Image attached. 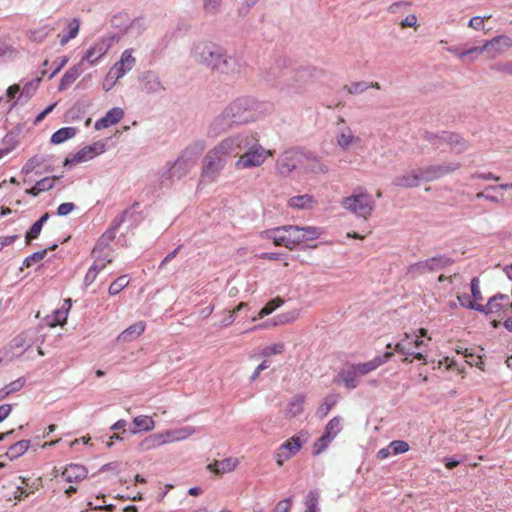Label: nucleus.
<instances>
[{
  "instance_id": "obj_35",
  "label": "nucleus",
  "mask_w": 512,
  "mask_h": 512,
  "mask_svg": "<svg viewBox=\"0 0 512 512\" xmlns=\"http://www.w3.org/2000/svg\"><path fill=\"white\" fill-rule=\"evenodd\" d=\"M80 28V20L78 18H73L67 21V29L68 32L66 34L60 35L59 43L61 46H65L70 40L76 38L79 33Z\"/></svg>"
},
{
  "instance_id": "obj_64",
  "label": "nucleus",
  "mask_w": 512,
  "mask_h": 512,
  "mask_svg": "<svg viewBox=\"0 0 512 512\" xmlns=\"http://www.w3.org/2000/svg\"><path fill=\"white\" fill-rule=\"evenodd\" d=\"M96 268V266L91 265L90 268L88 269L83 281L85 287L90 286L96 280L97 275L100 272Z\"/></svg>"
},
{
  "instance_id": "obj_28",
  "label": "nucleus",
  "mask_w": 512,
  "mask_h": 512,
  "mask_svg": "<svg viewBox=\"0 0 512 512\" xmlns=\"http://www.w3.org/2000/svg\"><path fill=\"white\" fill-rule=\"evenodd\" d=\"M145 328V322L138 321L121 332L117 337V341L122 343L131 342L138 338L145 331Z\"/></svg>"
},
{
  "instance_id": "obj_61",
  "label": "nucleus",
  "mask_w": 512,
  "mask_h": 512,
  "mask_svg": "<svg viewBox=\"0 0 512 512\" xmlns=\"http://www.w3.org/2000/svg\"><path fill=\"white\" fill-rule=\"evenodd\" d=\"M389 446L394 455L402 454L409 450V444L403 440H394Z\"/></svg>"
},
{
  "instance_id": "obj_62",
  "label": "nucleus",
  "mask_w": 512,
  "mask_h": 512,
  "mask_svg": "<svg viewBox=\"0 0 512 512\" xmlns=\"http://www.w3.org/2000/svg\"><path fill=\"white\" fill-rule=\"evenodd\" d=\"M283 301L281 299H273L269 301L259 312V317L263 318L266 315L271 314L276 308L280 307Z\"/></svg>"
},
{
  "instance_id": "obj_44",
  "label": "nucleus",
  "mask_w": 512,
  "mask_h": 512,
  "mask_svg": "<svg viewBox=\"0 0 512 512\" xmlns=\"http://www.w3.org/2000/svg\"><path fill=\"white\" fill-rule=\"evenodd\" d=\"M341 417L335 416L333 417L325 427L324 435L328 436L332 440L340 433L341 427Z\"/></svg>"
},
{
  "instance_id": "obj_59",
  "label": "nucleus",
  "mask_w": 512,
  "mask_h": 512,
  "mask_svg": "<svg viewBox=\"0 0 512 512\" xmlns=\"http://www.w3.org/2000/svg\"><path fill=\"white\" fill-rule=\"evenodd\" d=\"M94 258L93 266H96L99 271H102L107 264L112 262V258L109 255L103 256L102 253L91 254Z\"/></svg>"
},
{
  "instance_id": "obj_1",
  "label": "nucleus",
  "mask_w": 512,
  "mask_h": 512,
  "mask_svg": "<svg viewBox=\"0 0 512 512\" xmlns=\"http://www.w3.org/2000/svg\"><path fill=\"white\" fill-rule=\"evenodd\" d=\"M232 157L239 156L236 169H250L261 166L270 151L265 150L256 136L249 132L229 136Z\"/></svg>"
},
{
  "instance_id": "obj_37",
  "label": "nucleus",
  "mask_w": 512,
  "mask_h": 512,
  "mask_svg": "<svg viewBox=\"0 0 512 512\" xmlns=\"http://www.w3.org/2000/svg\"><path fill=\"white\" fill-rule=\"evenodd\" d=\"M305 397L297 395L291 399L287 405L286 415L290 418L296 417L303 412Z\"/></svg>"
},
{
  "instance_id": "obj_6",
  "label": "nucleus",
  "mask_w": 512,
  "mask_h": 512,
  "mask_svg": "<svg viewBox=\"0 0 512 512\" xmlns=\"http://www.w3.org/2000/svg\"><path fill=\"white\" fill-rule=\"evenodd\" d=\"M454 263V260L446 255H436L431 258L410 264L406 270V276L416 279L425 273L440 271Z\"/></svg>"
},
{
  "instance_id": "obj_18",
  "label": "nucleus",
  "mask_w": 512,
  "mask_h": 512,
  "mask_svg": "<svg viewBox=\"0 0 512 512\" xmlns=\"http://www.w3.org/2000/svg\"><path fill=\"white\" fill-rule=\"evenodd\" d=\"M424 181L422 178L421 168L419 170H411L395 177L392 184L399 188H414L418 187Z\"/></svg>"
},
{
  "instance_id": "obj_15",
  "label": "nucleus",
  "mask_w": 512,
  "mask_h": 512,
  "mask_svg": "<svg viewBox=\"0 0 512 512\" xmlns=\"http://www.w3.org/2000/svg\"><path fill=\"white\" fill-rule=\"evenodd\" d=\"M360 378L361 376L354 364H350L341 368L334 378V383L343 384L347 389L352 390L359 385Z\"/></svg>"
},
{
  "instance_id": "obj_54",
  "label": "nucleus",
  "mask_w": 512,
  "mask_h": 512,
  "mask_svg": "<svg viewBox=\"0 0 512 512\" xmlns=\"http://www.w3.org/2000/svg\"><path fill=\"white\" fill-rule=\"evenodd\" d=\"M319 493L317 491H310L306 499V507L308 512H320L318 507Z\"/></svg>"
},
{
  "instance_id": "obj_12",
  "label": "nucleus",
  "mask_w": 512,
  "mask_h": 512,
  "mask_svg": "<svg viewBox=\"0 0 512 512\" xmlns=\"http://www.w3.org/2000/svg\"><path fill=\"white\" fill-rule=\"evenodd\" d=\"M238 126L232 119L230 114L224 108L222 112L217 115L208 126L207 134L209 137H218L234 127Z\"/></svg>"
},
{
  "instance_id": "obj_51",
  "label": "nucleus",
  "mask_w": 512,
  "mask_h": 512,
  "mask_svg": "<svg viewBox=\"0 0 512 512\" xmlns=\"http://www.w3.org/2000/svg\"><path fill=\"white\" fill-rule=\"evenodd\" d=\"M448 134V132L443 131L440 134H434L431 132H425L423 137L426 141H428L435 149H440L444 142V135Z\"/></svg>"
},
{
  "instance_id": "obj_27",
  "label": "nucleus",
  "mask_w": 512,
  "mask_h": 512,
  "mask_svg": "<svg viewBox=\"0 0 512 512\" xmlns=\"http://www.w3.org/2000/svg\"><path fill=\"white\" fill-rule=\"evenodd\" d=\"M444 142L450 147V151L454 154H461L469 147L467 140L460 135L451 132L444 135Z\"/></svg>"
},
{
  "instance_id": "obj_31",
  "label": "nucleus",
  "mask_w": 512,
  "mask_h": 512,
  "mask_svg": "<svg viewBox=\"0 0 512 512\" xmlns=\"http://www.w3.org/2000/svg\"><path fill=\"white\" fill-rule=\"evenodd\" d=\"M197 432L196 428L192 426H184L178 429L169 430L163 433L165 435V442L170 443L174 441H181Z\"/></svg>"
},
{
  "instance_id": "obj_13",
  "label": "nucleus",
  "mask_w": 512,
  "mask_h": 512,
  "mask_svg": "<svg viewBox=\"0 0 512 512\" xmlns=\"http://www.w3.org/2000/svg\"><path fill=\"white\" fill-rule=\"evenodd\" d=\"M104 151L105 144L101 141L95 142L92 145L85 146L77 153H75L71 158H66L64 161V165L68 166L89 161L96 157L97 155L102 154Z\"/></svg>"
},
{
  "instance_id": "obj_43",
  "label": "nucleus",
  "mask_w": 512,
  "mask_h": 512,
  "mask_svg": "<svg viewBox=\"0 0 512 512\" xmlns=\"http://www.w3.org/2000/svg\"><path fill=\"white\" fill-rule=\"evenodd\" d=\"M493 310H486V311H480L481 313L489 314V313H497L499 312L504 306L509 304V296L506 294H496L495 296L491 297L488 301L490 303L493 301Z\"/></svg>"
},
{
  "instance_id": "obj_25",
  "label": "nucleus",
  "mask_w": 512,
  "mask_h": 512,
  "mask_svg": "<svg viewBox=\"0 0 512 512\" xmlns=\"http://www.w3.org/2000/svg\"><path fill=\"white\" fill-rule=\"evenodd\" d=\"M88 475V471L85 466L80 464H70L62 472V477L67 482H80L84 480Z\"/></svg>"
},
{
  "instance_id": "obj_40",
  "label": "nucleus",
  "mask_w": 512,
  "mask_h": 512,
  "mask_svg": "<svg viewBox=\"0 0 512 512\" xmlns=\"http://www.w3.org/2000/svg\"><path fill=\"white\" fill-rule=\"evenodd\" d=\"M55 29V27L51 24H45L39 28L30 30L29 38L33 42L41 43L46 37Z\"/></svg>"
},
{
  "instance_id": "obj_32",
  "label": "nucleus",
  "mask_w": 512,
  "mask_h": 512,
  "mask_svg": "<svg viewBox=\"0 0 512 512\" xmlns=\"http://www.w3.org/2000/svg\"><path fill=\"white\" fill-rule=\"evenodd\" d=\"M41 81V78H36L33 81L27 82L23 88H20V94L18 98L12 104V108L15 107L18 103L27 102L37 91L38 84Z\"/></svg>"
},
{
  "instance_id": "obj_47",
  "label": "nucleus",
  "mask_w": 512,
  "mask_h": 512,
  "mask_svg": "<svg viewBox=\"0 0 512 512\" xmlns=\"http://www.w3.org/2000/svg\"><path fill=\"white\" fill-rule=\"evenodd\" d=\"M130 280L127 275H122L118 277L115 281H113L109 288L108 293L111 296L117 295L120 291H122L125 287L128 286Z\"/></svg>"
},
{
  "instance_id": "obj_45",
  "label": "nucleus",
  "mask_w": 512,
  "mask_h": 512,
  "mask_svg": "<svg viewBox=\"0 0 512 512\" xmlns=\"http://www.w3.org/2000/svg\"><path fill=\"white\" fill-rule=\"evenodd\" d=\"M133 424L139 431H150L155 427V422L149 416H137L133 419Z\"/></svg>"
},
{
  "instance_id": "obj_21",
  "label": "nucleus",
  "mask_w": 512,
  "mask_h": 512,
  "mask_svg": "<svg viewBox=\"0 0 512 512\" xmlns=\"http://www.w3.org/2000/svg\"><path fill=\"white\" fill-rule=\"evenodd\" d=\"M263 234L267 239L272 240L275 245L283 246L292 250L290 236L289 232H287L286 225L266 230Z\"/></svg>"
},
{
  "instance_id": "obj_57",
  "label": "nucleus",
  "mask_w": 512,
  "mask_h": 512,
  "mask_svg": "<svg viewBox=\"0 0 512 512\" xmlns=\"http://www.w3.org/2000/svg\"><path fill=\"white\" fill-rule=\"evenodd\" d=\"M483 52L484 50L482 49V46L471 47L469 49L463 50L461 56H463V61L468 60L469 62H472L477 59Z\"/></svg>"
},
{
  "instance_id": "obj_7",
  "label": "nucleus",
  "mask_w": 512,
  "mask_h": 512,
  "mask_svg": "<svg viewBox=\"0 0 512 512\" xmlns=\"http://www.w3.org/2000/svg\"><path fill=\"white\" fill-rule=\"evenodd\" d=\"M257 103L252 97L243 96L231 101L226 107V111L230 114L237 125L245 124L254 120L253 111Z\"/></svg>"
},
{
  "instance_id": "obj_9",
  "label": "nucleus",
  "mask_w": 512,
  "mask_h": 512,
  "mask_svg": "<svg viewBox=\"0 0 512 512\" xmlns=\"http://www.w3.org/2000/svg\"><path fill=\"white\" fill-rule=\"evenodd\" d=\"M242 70L243 63L241 59L236 55L229 54L228 51L225 50L214 72L229 79H237Z\"/></svg>"
},
{
  "instance_id": "obj_4",
  "label": "nucleus",
  "mask_w": 512,
  "mask_h": 512,
  "mask_svg": "<svg viewBox=\"0 0 512 512\" xmlns=\"http://www.w3.org/2000/svg\"><path fill=\"white\" fill-rule=\"evenodd\" d=\"M341 206L358 219L366 221L374 212L376 202L366 188L358 186L351 195L342 198Z\"/></svg>"
},
{
  "instance_id": "obj_16",
  "label": "nucleus",
  "mask_w": 512,
  "mask_h": 512,
  "mask_svg": "<svg viewBox=\"0 0 512 512\" xmlns=\"http://www.w3.org/2000/svg\"><path fill=\"white\" fill-rule=\"evenodd\" d=\"M301 167L305 173L327 174L329 172V166L319 156L310 152H303Z\"/></svg>"
},
{
  "instance_id": "obj_26",
  "label": "nucleus",
  "mask_w": 512,
  "mask_h": 512,
  "mask_svg": "<svg viewBox=\"0 0 512 512\" xmlns=\"http://www.w3.org/2000/svg\"><path fill=\"white\" fill-rule=\"evenodd\" d=\"M392 355H393L392 352H386L383 357L378 356L368 362L354 364V366L356 367L358 374H360V376L362 377V376L374 371L380 365H382L383 363L388 361L392 357Z\"/></svg>"
},
{
  "instance_id": "obj_39",
  "label": "nucleus",
  "mask_w": 512,
  "mask_h": 512,
  "mask_svg": "<svg viewBox=\"0 0 512 512\" xmlns=\"http://www.w3.org/2000/svg\"><path fill=\"white\" fill-rule=\"evenodd\" d=\"M77 133V129L75 127H63L53 133L51 137V142L53 144H61L64 141L73 138Z\"/></svg>"
},
{
  "instance_id": "obj_55",
  "label": "nucleus",
  "mask_w": 512,
  "mask_h": 512,
  "mask_svg": "<svg viewBox=\"0 0 512 512\" xmlns=\"http://www.w3.org/2000/svg\"><path fill=\"white\" fill-rule=\"evenodd\" d=\"M333 440L326 435H322L313 445V455L321 454Z\"/></svg>"
},
{
  "instance_id": "obj_23",
  "label": "nucleus",
  "mask_w": 512,
  "mask_h": 512,
  "mask_svg": "<svg viewBox=\"0 0 512 512\" xmlns=\"http://www.w3.org/2000/svg\"><path fill=\"white\" fill-rule=\"evenodd\" d=\"M307 440L308 433L300 432L298 435L292 436L290 439L282 443L280 448L292 457L301 450L303 444L306 443Z\"/></svg>"
},
{
  "instance_id": "obj_38",
  "label": "nucleus",
  "mask_w": 512,
  "mask_h": 512,
  "mask_svg": "<svg viewBox=\"0 0 512 512\" xmlns=\"http://www.w3.org/2000/svg\"><path fill=\"white\" fill-rule=\"evenodd\" d=\"M54 179L55 178H49L45 177L39 181L36 182V184L26 190V193L31 196H38L41 192L51 190L54 187Z\"/></svg>"
},
{
  "instance_id": "obj_41",
  "label": "nucleus",
  "mask_w": 512,
  "mask_h": 512,
  "mask_svg": "<svg viewBox=\"0 0 512 512\" xmlns=\"http://www.w3.org/2000/svg\"><path fill=\"white\" fill-rule=\"evenodd\" d=\"M29 446V440H20L9 447L8 451L6 452V455L11 460L16 459L22 456L28 450Z\"/></svg>"
},
{
  "instance_id": "obj_3",
  "label": "nucleus",
  "mask_w": 512,
  "mask_h": 512,
  "mask_svg": "<svg viewBox=\"0 0 512 512\" xmlns=\"http://www.w3.org/2000/svg\"><path fill=\"white\" fill-rule=\"evenodd\" d=\"M231 157L229 137H226L204 156L201 180L205 183L215 182Z\"/></svg>"
},
{
  "instance_id": "obj_33",
  "label": "nucleus",
  "mask_w": 512,
  "mask_h": 512,
  "mask_svg": "<svg viewBox=\"0 0 512 512\" xmlns=\"http://www.w3.org/2000/svg\"><path fill=\"white\" fill-rule=\"evenodd\" d=\"M315 204L316 200L309 194L294 196L288 201V205L291 208L297 209H311Z\"/></svg>"
},
{
  "instance_id": "obj_5",
  "label": "nucleus",
  "mask_w": 512,
  "mask_h": 512,
  "mask_svg": "<svg viewBox=\"0 0 512 512\" xmlns=\"http://www.w3.org/2000/svg\"><path fill=\"white\" fill-rule=\"evenodd\" d=\"M225 50L217 43L200 40L193 44L191 56L195 62L214 72Z\"/></svg>"
},
{
  "instance_id": "obj_46",
  "label": "nucleus",
  "mask_w": 512,
  "mask_h": 512,
  "mask_svg": "<svg viewBox=\"0 0 512 512\" xmlns=\"http://www.w3.org/2000/svg\"><path fill=\"white\" fill-rule=\"evenodd\" d=\"M222 0H202V8L206 15L215 16L221 11Z\"/></svg>"
},
{
  "instance_id": "obj_52",
  "label": "nucleus",
  "mask_w": 512,
  "mask_h": 512,
  "mask_svg": "<svg viewBox=\"0 0 512 512\" xmlns=\"http://www.w3.org/2000/svg\"><path fill=\"white\" fill-rule=\"evenodd\" d=\"M369 88H370V85H368V82H366V81L352 82V83L344 86V90L347 91V93L352 94V95L361 94Z\"/></svg>"
},
{
  "instance_id": "obj_17",
  "label": "nucleus",
  "mask_w": 512,
  "mask_h": 512,
  "mask_svg": "<svg viewBox=\"0 0 512 512\" xmlns=\"http://www.w3.org/2000/svg\"><path fill=\"white\" fill-rule=\"evenodd\" d=\"M110 48L107 39H99L84 54L80 62H87L89 65H95L102 57L106 55Z\"/></svg>"
},
{
  "instance_id": "obj_63",
  "label": "nucleus",
  "mask_w": 512,
  "mask_h": 512,
  "mask_svg": "<svg viewBox=\"0 0 512 512\" xmlns=\"http://www.w3.org/2000/svg\"><path fill=\"white\" fill-rule=\"evenodd\" d=\"M24 384H25V379L23 377H20L16 380L10 382L9 384L5 385L4 387L9 395L11 393L21 390L22 387L24 386Z\"/></svg>"
},
{
  "instance_id": "obj_48",
  "label": "nucleus",
  "mask_w": 512,
  "mask_h": 512,
  "mask_svg": "<svg viewBox=\"0 0 512 512\" xmlns=\"http://www.w3.org/2000/svg\"><path fill=\"white\" fill-rule=\"evenodd\" d=\"M337 401L338 396L336 394L327 395L324 398L323 403L318 408V414L321 417H325L329 413L331 408L336 405Z\"/></svg>"
},
{
  "instance_id": "obj_29",
  "label": "nucleus",
  "mask_w": 512,
  "mask_h": 512,
  "mask_svg": "<svg viewBox=\"0 0 512 512\" xmlns=\"http://www.w3.org/2000/svg\"><path fill=\"white\" fill-rule=\"evenodd\" d=\"M84 69L82 67V62H79L78 64L70 67L62 76L58 90L64 91L68 87H70L76 79L83 73Z\"/></svg>"
},
{
  "instance_id": "obj_24",
  "label": "nucleus",
  "mask_w": 512,
  "mask_h": 512,
  "mask_svg": "<svg viewBox=\"0 0 512 512\" xmlns=\"http://www.w3.org/2000/svg\"><path fill=\"white\" fill-rule=\"evenodd\" d=\"M124 116V111L122 108L114 107L110 109L105 116L100 118L95 123V129L100 130L103 128L110 127L112 125L117 124Z\"/></svg>"
},
{
  "instance_id": "obj_34",
  "label": "nucleus",
  "mask_w": 512,
  "mask_h": 512,
  "mask_svg": "<svg viewBox=\"0 0 512 512\" xmlns=\"http://www.w3.org/2000/svg\"><path fill=\"white\" fill-rule=\"evenodd\" d=\"M163 444H166L165 435L163 433L152 434L140 442L139 450L148 451Z\"/></svg>"
},
{
  "instance_id": "obj_60",
  "label": "nucleus",
  "mask_w": 512,
  "mask_h": 512,
  "mask_svg": "<svg viewBox=\"0 0 512 512\" xmlns=\"http://www.w3.org/2000/svg\"><path fill=\"white\" fill-rule=\"evenodd\" d=\"M48 249L37 251L26 257L23 261V266L30 267L33 263L41 261L47 254Z\"/></svg>"
},
{
  "instance_id": "obj_49",
  "label": "nucleus",
  "mask_w": 512,
  "mask_h": 512,
  "mask_svg": "<svg viewBox=\"0 0 512 512\" xmlns=\"http://www.w3.org/2000/svg\"><path fill=\"white\" fill-rule=\"evenodd\" d=\"M307 74L304 71L297 72L294 82H291L288 86L294 92L300 93L305 90L307 80Z\"/></svg>"
},
{
  "instance_id": "obj_36",
  "label": "nucleus",
  "mask_w": 512,
  "mask_h": 512,
  "mask_svg": "<svg viewBox=\"0 0 512 512\" xmlns=\"http://www.w3.org/2000/svg\"><path fill=\"white\" fill-rule=\"evenodd\" d=\"M459 304L464 307L475 311H486V310H493V301L490 303H487L486 305L475 303L470 299V296L467 294L459 295L457 297Z\"/></svg>"
},
{
  "instance_id": "obj_10",
  "label": "nucleus",
  "mask_w": 512,
  "mask_h": 512,
  "mask_svg": "<svg viewBox=\"0 0 512 512\" xmlns=\"http://www.w3.org/2000/svg\"><path fill=\"white\" fill-rule=\"evenodd\" d=\"M132 215L130 209H125L119 216H117L111 226L100 236L91 254L102 253L109 247L110 243L115 239L116 232L121 224L126 220L127 216Z\"/></svg>"
},
{
  "instance_id": "obj_50",
  "label": "nucleus",
  "mask_w": 512,
  "mask_h": 512,
  "mask_svg": "<svg viewBox=\"0 0 512 512\" xmlns=\"http://www.w3.org/2000/svg\"><path fill=\"white\" fill-rule=\"evenodd\" d=\"M287 232H289L292 249L303 242L302 227L297 225H286Z\"/></svg>"
},
{
  "instance_id": "obj_42",
  "label": "nucleus",
  "mask_w": 512,
  "mask_h": 512,
  "mask_svg": "<svg viewBox=\"0 0 512 512\" xmlns=\"http://www.w3.org/2000/svg\"><path fill=\"white\" fill-rule=\"evenodd\" d=\"M395 351L402 353L406 356L403 360L404 362L410 361L408 357L413 354V350L412 338L408 333H405V338L395 345Z\"/></svg>"
},
{
  "instance_id": "obj_30",
  "label": "nucleus",
  "mask_w": 512,
  "mask_h": 512,
  "mask_svg": "<svg viewBox=\"0 0 512 512\" xmlns=\"http://www.w3.org/2000/svg\"><path fill=\"white\" fill-rule=\"evenodd\" d=\"M336 143L342 150L347 151L350 147L359 142L360 138L355 136L350 127H345L336 134Z\"/></svg>"
},
{
  "instance_id": "obj_8",
  "label": "nucleus",
  "mask_w": 512,
  "mask_h": 512,
  "mask_svg": "<svg viewBox=\"0 0 512 512\" xmlns=\"http://www.w3.org/2000/svg\"><path fill=\"white\" fill-rule=\"evenodd\" d=\"M303 158V151L296 148H290L282 152L277 160L275 169L279 176H290L299 166Z\"/></svg>"
},
{
  "instance_id": "obj_11",
  "label": "nucleus",
  "mask_w": 512,
  "mask_h": 512,
  "mask_svg": "<svg viewBox=\"0 0 512 512\" xmlns=\"http://www.w3.org/2000/svg\"><path fill=\"white\" fill-rule=\"evenodd\" d=\"M460 167L461 163L458 161L445 164L428 165L421 168L422 178L425 182H431L457 171Z\"/></svg>"
},
{
  "instance_id": "obj_58",
  "label": "nucleus",
  "mask_w": 512,
  "mask_h": 512,
  "mask_svg": "<svg viewBox=\"0 0 512 512\" xmlns=\"http://www.w3.org/2000/svg\"><path fill=\"white\" fill-rule=\"evenodd\" d=\"M490 69L495 72H499V73H503V74L512 76V60L506 61V62L493 63V64H491Z\"/></svg>"
},
{
  "instance_id": "obj_53",
  "label": "nucleus",
  "mask_w": 512,
  "mask_h": 512,
  "mask_svg": "<svg viewBox=\"0 0 512 512\" xmlns=\"http://www.w3.org/2000/svg\"><path fill=\"white\" fill-rule=\"evenodd\" d=\"M285 350V345L283 343H275L269 346H266L261 351V356L268 358L273 355L282 354Z\"/></svg>"
},
{
  "instance_id": "obj_56",
  "label": "nucleus",
  "mask_w": 512,
  "mask_h": 512,
  "mask_svg": "<svg viewBox=\"0 0 512 512\" xmlns=\"http://www.w3.org/2000/svg\"><path fill=\"white\" fill-rule=\"evenodd\" d=\"M321 234L322 231L320 228L312 226L302 227L303 242L315 240L319 238Z\"/></svg>"
},
{
  "instance_id": "obj_20",
  "label": "nucleus",
  "mask_w": 512,
  "mask_h": 512,
  "mask_svg": "<svg viewBox=\"0 0 512 512\" xmlns=\"http://www.w3.org/2000/svg\"><path fill=\"white\" fill-rule=\"evenodd\" d=\"M136 63V59L132 55V49H126L117 61L111 71L116 74V79L122 78L127 72L131 71Z\"/></svg>"
},
{
  "instance_id": "obj_14",
  "label": "nucleus",
  "mask_w": 512,
  "mask_h": 512,
  "mask_svg": "<svg viewBox=\"0 0 512 512\" xmlns=\"http://www.w3.org/2000/svg\"><path fill=\"white\" fill-rule=\"evenodd\" d=\"M512 47V38L507 35H498L493 37L491 40H486L482 49L484 52L490 54L491 58H495Z\"/></svg>"
},
{
  "instance_id": "obj_22",
  "label": "nucleus",
  "mask_w": 512,
  "mask_h": 512,
  "mask_svg": "<svg viewBox=\"0 0 512 512\" xmlns=\"http://www.w3.org/2000/svg\"><path fill=\"white\" fill-rule=\"evenodd\" d=\"M239 464V460L234 457H229L223 460H214L207 466V469L217 475H223L234 471Z\"/></svg>"
},
{
  "instance_id": "obj_19",
  "label": "nucleus",
  "mask_w": 512,
  "mask_h": 512,
  "mask_svg": "<svg viewBox=\"0 0 512 512\" xmlns=\"http://www.w3.org/2000/svg\"><path fill=\"white\" fill-rule=\"evenodd\" d=\"M141 89L148 93H158L165 89L157 73L153 71H146L139 76Z\"/></svg>"
},
{
  "instance_id": "obj_2",
  "label": "nucleus",
  "mask_w": 512,
  "mask_h": 512,
  "mask_svg": "<svg viewBox=\"0 0 512 512\" xmlns=\"http://www.w3.org/2000/svg\"><path fill=\"white\" fill-rule=\"evenodd\" d=\"M203 140L195 141L186 147L177 159L167 165L159 172V179L162 185L169 186L185 177L195 164V160L205 149Z\"/></svg>"
}]
</instances>
